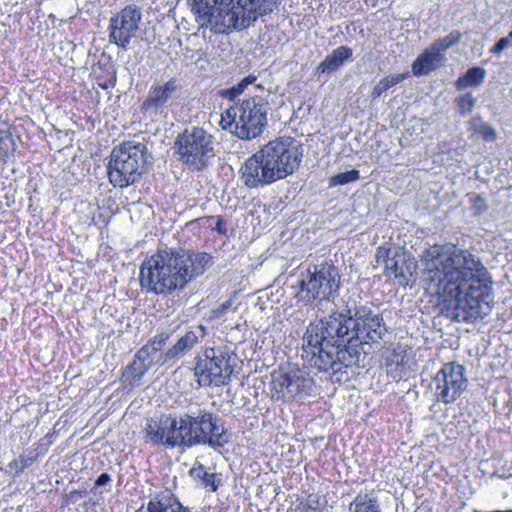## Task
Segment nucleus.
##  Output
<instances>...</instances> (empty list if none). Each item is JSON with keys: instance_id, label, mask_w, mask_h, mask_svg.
I'll return each mask as SVG.
<instances>
[{"instance_id": "f257e3e1", "label": "nucleus", "mask_w": 512, "mask_h": 512, "mask_svg": "<svg viewBox=\"0 0 512 512\" xmlns=\"http://www.w3.org/2000/svg\"><path fill=\"white\" fill-rule=\"evenodd\" d=\"M334 306L328 316L306 327L301 357L309 366L337 375L359 366L364 345L380 343L388 328L372 304Z\"/></svg>"}, {"instance_id": "f03ea898", "label": "nucleus", "mask_w": 512, "mask_h": 512, "mask_svg": "<svg viewBox=\"0 0 512 512\" xmlns=\"http://www.w3.org/2000/svg\"><path fill=\"white\" fill-rule=\"evenodd\" d=\"M426 289L447 304L456 322L473 323L493 308V280L481 259L454 244H435L421 255Z\"/></svg>"}, {"instance_id": "7ed1b4c3", "label": "nucleus", "mask_w": 512, "mask_h": 512, "mask_svg": "<svg viewBox=\"0 0 512 512\" xmlns=\"http://www.w3.org/2000/svg\"><path fill=\"white\" fill-rule=\"evenodd\" d=\"M143 432L147 442L183 451L197 446L218 450L229 443L221 418L201 407L149 418Z\"/></svg>"}, {"instance_id": "20e7f679", "label": "nucleus", "mask_w": 512, "mask_h": 512, "mask_svg": "<svg viewBox=\"0 0 512 512\" xmlns=\"http://www.w3.org/2000/svg\"><path fill=\"white\" fill-rule=\"evenodd\" d=\"M212 264L213 257L206 252L159 249L141 264L140 286L146 293L171 295L183 290Z\"/></svg>"}, {"instance_id": "39448f33", "label": "nucleus", "mask_w": 512, "mask_h": 512, "mask_svg": "<svg viewBox=\"0 0 512 512\" xmlns=\"http://www.w3.org/2000/svg\"><path fill=\"white\" fill-rule=\"evenodd\" d=\"M303 148L291 137H279L263 145L248 157L239 173L248 189H262L283 180L298 170Z\"/></svg>"}, {"instance_id": "423d86ee", "label": "nucleus", "mask_w": 512, "mask_h": 512, "mask_svg": "<svg viewBox=\"0 0 512 512\" xmlns=\"http://www.w3.org/2000/svg\"><path fill=\"white\" fill-rule=\"evenodd\" d=\"M201 27L219 24L234 29L247 28L258 17L273 12L280 0H188Z\"/></svg>"}, {"instance_id": "0eeeda50", "label": "nucleus", "mask_w": 512, "mask_h": 512, "mask_svg": "<svg viewBox=\"0 0 512 512\" xmlns=\"http://www.w3.org/2000/svg\"><path fill=\"white\" fill-rule=\"evenodd\" d=\"M340 283L338 268L331 262H323L300 271L291 287L297 289L298 302L310 305L317 299L330 301L338 294Z\"/></svg>"}, {"instance_id": "6e6552de", "label": "nucleus", "mask_w": 512, "mask_h": 512, "mask_svg": "<svg viewBox=\"0 0 512 512\" xmlns=\"http://www.w3.org/2000/svg\"><path fill=\"white\" fill-rule=\"evenodd\" d=\"M146 144L125 141L115 146L107 164L109 182L117 188H126L138 182L148 161Z\"/></svg>"}, {"instance_id": "1a4fd4ad", "label": "nucleus", "mask_w": 512, "mask_h": 512, "mask_svg": "<svg viewBox=\"0 0 512 512\" xmlns=\"http://www.w3.org/2000/svg\"><path fill=\"white\" fill-rule=\"evenodd\" d=\"M267 123V103L260 96H250L230 106L221 114L220 124L242 140L259 136Z\"/></svg>"}, {"instance_id": "9d476101", "label": "nucleus", "mask_w": 512, "mask_h": 512, "mask_svg": "<svg viewBox=\"0 0 512 512\" xmlns=\"http://www.w3.org/2000/svg\"><path fill=\"white\" fill-rule=\"evenodd\" d=\"M178 160L189 170H204L215 157L214 137L200 127L185 129L174 143Z\"/></svg>"}, {"instance_id": "9b49d317", "label": "nucleus", "mask_w": 512, "mask_h": 512, "mask_svg": "<svg viewBox=\"0 0 512 512\" xmlns=\"http://www.w3.org/2000/svg\"><path fill=\"white\" fill-rule=\"evenodd\" d=\"M233 370L230 352L212 347L197 357L194 374L200 386H224L231 381Z\"/></svg>"}, {"instance_id": "f8f14e48", "label": "nucleus", "mask_w": 512, "mask_h": 512, "mask_svg": "<svg viewBox=\"0 0 512 512\" xmlns=\"http://www.w3.org/2000/svg\"><path fill=\"white\" fill-rule=\"evenodd\" d=\"M270 385L272 396L277 400H303L317 393L313 377L301 368H292L283 373L273 374Z\"/></svg>"}, {"instance_id": "ddd939ff", "label": "nucleus", "mask_w": 512, "mask_h": 512, "mask_svg": "<svg viewBox=\"0 0 512 512\" xmlns=\"http://www.w3.org/2000/svg\"><path fill=\"white\" fill-rule=\"evenodd\" d=\"M465 367L456 362L443 364L431 381L434 400L445 405L454 403L467 387Z\"/></svg>"}, {"instance_id": "4468645a", "label": "nucleus", "mask_w": 512, "mask_h": 512, "mask_svg": "<svg viewBox=\"0 0 512 512\" xmlns=\"http://www.w3.org/2000/svg\"><path fill=\"white\" fill-rule=\"evenodd\" d=\"M142 19L141 9L135 4H130L121 9L110 18L109 21V43L127 51L131 40L139 30V23Z\"/></svg>"}, {"instance_id": "2eb2a0df", "label": "nucleus", "mask_w": 512, "mask_h": 512, "mask_svg": "<svg viewBox=\"0 0 512 512\" xmlns=\"http://www.w3.org/2000/svg\"><path fill=\"white\" fill-rule=\"evenodd\" d=\"M181 89V81L175 77L163 83L152 84L141 104V112L152 121L166 117L169 102Z\"/></svg>"}, {"instance_id": "dca6fc26", "label": "nucleus", "mask_w": 512, "mask_h": 512, "mask_svg": "<svg viewBox=\"0 0 512 512\" xmlns=\"http://www.w3.org/2000/svg\"><path fill=\"white\" fill-rule=\"evenodd\" d=\"M206 335L207 327L202 324L189 327L173 346L161 353L159 362L173 364L179 357L191 351Z\"/></svg>"}, {"instance_id": "f3484780", "label": "nucleus", "mask_w": 512, "mask_h": 512, "mask_svg": "<svg viewBox=\"0 0 512 512\" xmlns=\"http://www.w3.org/2000/svg\"><path fill=\"white\" fill-rule=\"evenodd\" d=\"M136 512H190L169 490H163L150 496Z\"/></svg>"}, {"instance_id": "a211bd4d", "label": "nucleus", "mask_w": 512, "mask_h": 512, "mask_svg": "<svg viewBox=\"0 0 512 512\" xmlns=\"http://www.w3.org/2000/svg\"><path fill=\"white\" fill-rule=\"evenodd\" d=\"M447 58L444 53H439L431 45L426 48L412 63V73L415 76L427 75L445 66Z\"/></svg>"}, {"instance_id": "6ab92c4d", "label": "nucleus", "mask_w": 512, "mask_h": 512, "mask_svg": "<svg viewBox=\"0 0 512 512\" xmlns=\"http://www.w3.org/2000/svg\"><path fill=\"white\" fill-rule=\"evenodd\" d=\"M353 51L348 46H339L328 54L316 67L315 74H331L336 72L343 64L352 58Z\"/></svg>"}, {"instance_id": "aec40b11", "label": "nucleus", "mask_w": 512, "mask_h": 512, "mask_svg": "<svg viewBox=\"0 0 512 512\" xmlns=\"http://www.w3.org/2000/svg\"><path fill=\"white\" fill-rule=\"evenodd\" d=\"M391 250L385 247H379L376 253V263L384 265V273L388 277H405L404 259L402 256H390Z\"/></svg>"}, {"instance_id": "412c9836", "label": "nucleus", "mask_w": 512, "mask_h": 512, "mask_svg": "<svg viewBox=\"0 0 512 512\" xmlns=\"http://www.w3.org/2000/svg\"><path fill=\"white\" fill-rule=\"evenodd\" d=\"M349 512H381L378 492L374 489L361 490L349 504Z\"/></svg>"}, {"instance_id": "4be33fe9", "label": "nucleus", "mask_w": 512, "mask_h": 512, "mask_svg": "<svg viewBox=\"0 0 512 512\" xmlns=\"http://www.w3.org/2000/svg\"><path fill=\"white\" fill-rule=\"evenodd\" d=\"M189 474L193 479L199 481L201 486L211 492H216L221 485V479L218 475L208 472L201 463H195L190 469Z\"/></svg>"}, {"instance_id": "5701e85b", "label": "nucleus", "mask_w": 512, "mask_h": 512, "mask_svg": "<svg viewBox=\"0 0 512 512\" xmlns=\"http://www.w3.org/2000/svg\"><path fill=\"white\" fill-rule=\"evenodd\" d=\"M486 77V70L479 66L469 68L456 82L455 87L458 91L465 90L469 87H479L482 85Z\"/></svg>"}, {"instance_id": "b1692460", "label": "nucleus", "mask_w": 512, "mask_h": 512, "mask_svg": "<svg viewBox=\"0 0 512 512\" xmlns=\"http://www.w3.org/2000/svg\"><path fill=\"white\" fill-rule=\"evenodd\" d=\"M16 143L6 122L0 123V162H7L14 156Z\"/></svg>"}, {"instance_id": "393cba45", "label": "nucleus", "mask_w": 512, "mask_h": 512, "mask_svg": "<svg viewBox=\"0 0 512 512\" xmlns=\"http://www.w3.org/2000/svg\"><path fill=\"white\" fill-rule=\"evenodd\" d=\"M470 129L474 134H478L486 142H493L496 140L497 134L495 129L485 122L480 116H475L470 121Z\"/></svg>"}, {"instance_id": "a878e982", "label": "nucleus", "mask_w": 512, "mask_h": 512, "mask_svg": "<svg viewBox=\"0 0 512 512\" xmlns=\"http://www.w3.org/2000/svg\"><path fill=\"white\" fill-rule=\"evenodd\" d=\"M386 365L387 374L392 380L397 382L407 376V368L404 357H400L398 354H395L391 359H388Z\"/></svg>"}, {"instance_id": "bb28decb", "label": "nucleus", "mask_w": 512, "mask_h": 512, "mask_svg": "<svg viewBox=\"0 0 512 512\" xmlns=\"http://www.w3.org/2000/svg\"><path fill=\"white\" fill-rule=\"evenodd\" d=\"M405 74L389 75L382 78L373 88L372 97L379 98L384 92L405 79Z\"/></svg>"}, {"instance_id": "cd10ccee", "label": "nucleus", "mask_w": 512, "mask_h": 512, "mask_svg": "<svg viewBox=\"0 0 512 512\" xmlns=\"http://www.w3.org/2000/svg\"><path fill=\"white\" fill-rule=\"evenodd\" d=\"M461 39V33L453 30L443 38L435 40L431 46L439 53H444L453 45L457 44Z\"/></svg>"}, {"instance_id": "c85d7f7f", "label": "nucleus", "mask_w": 512, "mask_h": 512, "mask_svg": "<svg viewBox=\"0 0 512 512\" xmlns=\"http://www.w3.org/2000/svg\"><path fill=\"white\" fill-rule=\"evenodd\" d=\"M174 332L175 330L173 329L160 327L156 330L155 335L148 342H150L157 351L164 353L165 351L162 350Z\"/></svg>"}, {"instance_id": "c756f323", "label": "nucleus", "mask_w": 512, "mask_h": 512, "mask_svg": "<svg viewBox=\"0 0 512 512\" xmlns=\"http://www.w3.org/2000/svg\"><path fill=\"white\" fill-rule=\"evenodd\" d=\"M476 101V98L472 95L471 92L464 93L455 99L458 112L461 115L469 114L473 110Z\"/></svg>"}, {"instance_id": "7c9ffc66", "label": "nucleus", "mask_w": 512, "mask_h": 512, "mask_svg": "<svg viewBox=\"0 0 512 512\" xmlns=\"http://www.w3.org/2000/svg\"><path fill=\"white\" fill-rule=\"evenodd\" d=\"M360 178V172L356 169H352L346 172H342L334 175L329 180L330 186H340L345 185L350 182H354Z\"/></svg>"}, {"instance_id": "2f4dec72", "label": "nucleus", "mask_w": 512, "mask_h": 512, "mask_svg": "<svg viewBox=\"0 0 512 512\" xmlns=\"http://www.w3.org/2000/svg\"><path fill=\"white\" fill-rule=\"evenodd\" d=\"M149 370V368H147V366L141 364L140 361H138L135 357H134V360L132 361V363H130L127 368H126V372H125V376L128 378V377H132L134 382L135 381H140L143 376L146 374V372Z\"/></svg>"}, {"instance_id": "473e14b6", "label": "nucleus", "mask_w": 512, "mask_h": 512, "mask_svg": "<svg viewBox=\"0 0 512 512\" xmlns=\"http://www.w3.org/2000/svg\"><path fill=\"white\" fill-rule=\"evenodd\" d=\"M212 220H216V225H215V227L213 229L216 230L221 235H226L227 234V228L224 225L223 218L220 217V216H217V217L207 216V217L197 218V219L191 221V224L199 223V224H202V225H205V224H209L210 225V222Z\"/></svg>"}, {"instance_id": "72a5a7b5", "label": "nucleus", "mask_w": 512, "mask_h": 512, "mask_svg": "<svg viewBox=\"0 0 512 512\" xmlns=\"http://www.w3.org/2000/svg\"><path fill=\"white\" fill-rule=\"evenodd\" d=\"M148 348H144L143 346L136 352L135 358L141 362V364L147 366V368H151L154 365L164 366L159 362L161 358V353L158 355L157 360H152L149 353L147 352Z\"/></svg>"}, {"instance_id": "f704fd0d", "label": "nucleus", "mask_w": 512, "mask_h": 512, "mask_svg": "<svg viewBox=\"0 0 512 512\" xmlns=\"http://www.w3.org/2000/svg\"><path fill=\"white\" fill-rule=\"evenodd\" d=\"M39 454L36 449H27L20 456V470H25L37 461Z\"/></svg>"}, {"instance_id": "c9c22d12", "label": "nucleus", "mask_w": 512, "mask_h": 512, "mask_svg": "<svg viewBox=\"0 0 512 512\" xmlns=\"http://www.w3.org/2000/svg\"><path fill=\"white\" fill-rule=\"evenodd\" d=\"M510 46H512V41L511 37L508 35L507 37L500 38L490 49V52L493 54H500Z\"/></svg>"}, {"instance_id": "e433bc0d", "label": "nucleus", "mask_w": 512, "mask_h": 512, "mask_svg": "<svg viewBox=\"0 0 512 512\" xmlns=\"http://www.w3.org/2000/svg\"><path fill=\"white\" fill-rule=\"evenodd\" d=\"M256 76L254 75H248L246 77H244L241 81H239L236 85H234L236 87V90H238L241 94L244 93L245 89L253 84L255 81H256Z\"/></svg>"}, {"instance_id": "4c0bfd02", "label": "nucleus", "mask_w": 512, "mask_h": 512, "mask_svg": "<svg viewBox=\"0 0 512 512\" xmlns=\"http://www.w3.org/2000/svg\"><path fill=\"white\" fill-rule=\"evenodd\" d=\"M241 93L236 90L235 86L220 91V96L229 101H234Z\"/></svg>"}, {"instance_id": "58836bf2", "label": "nucleus", "mask_w": 512, "mask_h": 512, "mask_svg": "<svg viewBox=\"0 0 512 512\" xmlns=\"http://www.w3.org/2000/svg\"><path fill=\"white\" fill-rule=\"evenodd\" d=\"M241 93L236 90L235 86L220 91V96L229 101H234Z\"/></svg>"}, {"instance_id": "ea45409f", "label": "nucleus", "mask_w": 512, "mask_h": 512, "mask_svg": "<svg viewBox=\"0 0 512 512\" xmlns=\"http://www.w3.org/2000/svg\"><path fill=\"white\" fill-rule=\"evenodd\" d=\"M111 482V476L108 473L100 474L95 480V486L102 487Z\"/></svg>"}, {"instance_id": "a19ab883", "label": "nucleus", "mask_w": 512, "mask_h": 512, "mask_svg": "<svg viewBox=\"0 0 512 512\" xmlns=\"http://www.w3.org/2000/svg\"><path fill=\"white\" fill-rule=\"evenodd\" d=\"M20 465H21V462L18 458V459H14L13 461H11L8 464V468L10 471H15L16 475H19L20 473H22L24 471V470H20Z\"/></svg>"}, {"instance_id": "79ce46f5", "label": "nucleus", "mask_w": 512, "mask_h": 512, "mask_svg": "<svg viewBox=\"0 0 512 512\" xmlns=\"http://www.w3.org/2000/svg\"><path fill=\"white\" fill-rule=\"evenodd\" d=\"M230 307H231V302L225 301L224 303H222L220 305V307H218L217 309L214 310L215 316L219 317V316L223 315L225 313V311L228 310Z\"/></svg>"}, {"instance_id": "37998d69", "label": "nucleus", "mask_w": 512, "mask_h": 512, "mask_svg": "<svg viewBox=\"0 0 512 512\" xmlns=\"http://www.w3.org/2000/svg\"><path fill=\"white\" fill-rule=\"evenodd\" d=\"M144 348H148V353L152 360H157L158 355L160 354V351H157L156 348H154L150 342H147L145 345H143Z\"/></svg>"}, {"instance_id": "c03bdc74", "label": "nucleus", "mask_w": 512, "mask_h": 512, "mask_svg": "<svg viewBox=\"0 0 512 512\" xmlns=\"http://www.w3.org/2000/svg\"><path fill=\"white\" fill-rule=\"evenodd\" d=\"M474 205L479 212L486 208L484 199L482 197H480L479 195L475 197Z\"/></svg>"}, {"instance_id": "a18cd8bd", "label": "nucleus", "mask_w": 512, "mask_h": 512, "mask_svg": "<svg viewBox=\"0 0 512 512\" xmlns=\"http://www.w3.org/2000/svg\"><path fill=\"white\" fill-rule=\"evenodd\" d=\"M85 495H86L85 490H74L70 493V498L74 501H77L78 499L85 497Z\"/></svg>"}, {"instance_id": "49530a36", "label": "nucleus", "mask_w": 512, "mask_h": 512, "mask_svg": "<svg viewBox=\"0 0 512 512\" xmlns=\"http://www.w3.org/2000/svg\"><path fill=\"white\" fill-rule=\"evenodd\" d=\"M305 512H318L316 507H313L312 505L308 504L305 506Z\"/></svg>"}, {"instance_id": "de8ad7c7", "label": "nucleus", "mask_w": 512, "mask_h": 512, "mask_svg": "<svg viewBox=\"0 0 512 512\" xmlns=\"http://www.w3.org/2000/svg\"><path fill=\"white\" fill-rule=\"evenodd\" d=\"M92 505H95V502L92 501V499L89 501Z\"/></svg>"}, {"instance_id": "09e8293b", "label": "nucleus", "mask_w": 512, "mask_h": 512, "mask_svg": "<svg viewBox=\"0 0 512 512\" xmlns=\"http://www.w3.org/2000/svg\"><path fill=\"white\" fill-rule=\"evenodd\" d=\"M512 512V510H510Z\"/></svg>"}]
</instances>
